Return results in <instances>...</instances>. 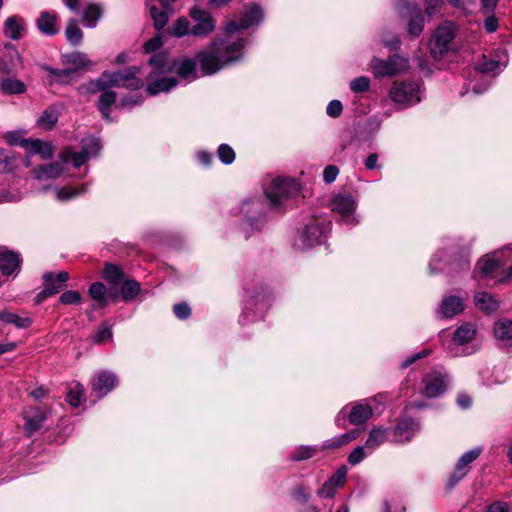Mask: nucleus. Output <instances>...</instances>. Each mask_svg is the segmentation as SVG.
I'll return each instance as SVG.
<instances>
[{
    "instance_id": "62",
    "label": "nucleus",
    "mask_w": 512,
    "mask_h": 512,
    "mask_svg": "<svg viewBox=\"0 0 512 512\" xmlns=\"http://www.w3.org/2000/svg\"><path fill=\"white\" fill-rule=\"evenodd\" d=\"M499 67H500L499 62L494 61V60H489V61H484L483 63H481L478 67V70L481 73H493V72L497 71L499 69Z\"/></svg>"
},
{
    "instance_id": "2",
    "label": "nucleus",
    "mask_w": 512,
    "mask_h": 512,
    "mask_svg": "<svg viewBox=\"0 0 512 512\" xmlns=\"http://www.w3.org/2000/svg\"><path fill=\"white\" fill-rule=\"evenodd\" d=\"M300 191L299 183L289 177L275 178L265 190L266 197L272 207H278L283 200L295 197Z\"/></svg>"
},
{
    "instance_id": "29",
    "label": "nucleus",
    "mask_w": 512,
    "mask_h": 512,
    "mask_svg": "<svg viewBox=\"0 0 512 512\" xmlns=\"http://www.w3.org/2000/svg\"><path fill=\"white\" fill-rule=\"evenodd\" d=\"M476 334V328L473 324L465 323L461 325L453 335V342L456 345H464L472 341Z\"/></svg>"
},
{
    "instance_id": "56",
    "label": "nucleus",
    "mask_w": 512,
    "mask_h": 512,
    "mask_svg": "<svg viewBox=\"0 0 512 512\" xmlns=\"http://www.w3.org/2000/svg\"><path fill=\"white\" fill-rule=\"evenodd\" d=\"M365 450H367L364 446H358L356 447L348 457V461L352 465H356L360 463L366 456Z\"/></svg>"
},
{
    "instance_id": "55",
    "label": "nucleus",
    "mask_w": 512,
    "mask_h": 512,
    "mask_svg": "<svg viewBox=\"0 0 512 512\" xmlns=\"http://www.w3.org/2000/svg\"><path fill=\"white\" fill-rule=\"evenodd\" d=\"M59 301L65 305L79 304L81 302V295L74 290H68L62 293Z\"/></svg>"
},
{
    "instance_id": "39",
    "label": "nucleus",
    "mask_w": 512,
    "mask_h": 512,
    "mask_svg": "<svg viewBox=\"0 0 512 512\" xmlns=\"http://www.w3.org/2000/svg\"><path fill=\"white\" fill-rule=\"evenodd\" d=\"M0 87L6 94H22L26 91V85L18 79H3L0 83Z\"/></svg>"
},
{
    "instance_id": "25",
    "label": "nucleus",
    "mask_w": 512,
    "mask_h": 512,
    "mask_svg": "<svg viewBox=\"0 0 512 512\" xmlns=\"http://www.w3.org/2000/svg\"><path fill=\"white\" fill-rule=\"evenodd\" d=\"M406 9L410 16L408 22V32L411 36L417 37L423 30V16L421 9L416 4H407Z\"/></svg>"
},
{
    "instance_id": "26",
    "label": "nucleus",
    "mask_w": 512,
    "mask_h": 512,
    "mask_svg": "<svg viewBox=\"0 0 512 512\" xmlns=\"http://www.w3.org/2000/svg\"><path fill=\"white\" fill-rule=\"evenodd\" d=\"M500 267L498 260L494 256L487 255L477 262L475 268V275H480L483 278L491 277L492 274Z\"/></svg>"
},
{
    "instance_id": "7",
    "label": "nucleus",
    "mask_w": 512,
    "mask_h": 512,
    "mask_svg": "<svg viewBox=\"0 0 512 512\" xmlns=\"http://www.w3.org/2000/svg\"><path fill=\"white\" fill-rule=\"evenodd\" d=\"M101 149L100 143L96 139H89L87 143L84 144L82 150L80 152H73L70 148H65L60 153V160L66 164L68 162H72L74 167H80L83 165L90 157L95 156L99 153Z\"/></svg>"
},
{
    "instance_id": "37",
    "label": "nucleus",
    "mask_w": 512,
    "mask_h": 512,
    "mask_svg": "<svg viewBox=\"0 0 512 512\" xmlns=\"http://www.w3.org/2000/svg\"><path fill=\"white\" fill-rule=\"evenodd\" d=\"M103 277L111 285H118L123 280L124 273L119 266L106 263L104 266Z\"/></svg>"
},
{
    "instance_id": "41",
    "label": "nucleus",
    "mask_w": 512,
    "mask_h": 512,
    "mask_svg": "<svg viewBox=\"0 0 512 512\" xmlns=\"http://www.w3.org/2000/svg\"><path fill=\"white\" fill-rule=\"evenodd\" d=\"M54 278V274L51 272L45 273L43 275V280L45 282V288L39 292L36 296V302L39 304L43 302L46 298L57 294L60 291V287H50V282H52Z\"/></svg>"
},
{
    "instance_id": "51",
    "label": "nucleus",
    "mask_w": 512,
    "mask_h": 512,
    "mask_svg": "<svg viewBox=\"0 0 512 512\" xmlns=\"http://www.w3.org/2000/svg\"><path fill=\"white\" fill-rule=\"evenodd\" d=\"M217 155L220 161L226 165L231 164L235 159L234 150L227 144H221L218 147Z\"/></svg>"
},
{
    "instance_id": "16",
    "label": "nucleus",
    "mask_w": 512,
    "mask_h": 512,
    "mask_svg": "<svg viewBox=\"0 0 512 512\" xmlns=\"http://www.w3.org/2000/svg\"><path fill=\"white\" fill-rule=\"evenodd\" d=\"M419 431V424L413 419L400 420L392 431L391 440L396 443H405Z\"/></svg>"
},
{
    "instance_id": "22",
    "label": "nucleus",
    "mask_w": 512,
    "mask_h": 512,
    "mask_svg": "<svg viewBox=\"0 0 512 512\" xmlns=\"http://www.w3.org/2000/svg\"><path fill=\"white\" fill-rule=\"evenodd\" d=\"M3 32L12 40H19L26 32L25 20L17 15L8 17L4 22Z\"/></svg>"
},
{
    "instance_id": "15",
    "label": "nucleus",
    "mask_w": 512,
    "mask_h": 512,
    "mask_svg": "<svg viewBox=\"0 0 512 512\" xmlns=\"http://www.w3.org/2000/svg\"><path fill=\"white\" fill-rule=\"evenodd\" d=\"M118 381L113 373L102 371L93 379L91 394L97 398H102L109 393Z\"/></svg>"
},
{
    "instance_id": "20",
    "label": "nucleus",
    "mask_w": 512,
    "mask_h": 512,
    "mask_svg": "<svg viewBox=\"0 0 512 512\" xmlns=\"http://www.w3.org/2000/svg\"><path fill=\"white\" fill-rule=\"evenodd\" d=\"M463 309V299L455 295H449L443 297L438 312L442 318H452L462 312Z\"/></svg>"
},
{
    "instance_id": "1",
    "label": "nucleus",
    "mask_w": 512,
    "mask_h": 512,
    "mask_svg": "<svg viewBox=\"0 0 512 512\" xmlns=\"http://www.w3.org/2000/svg\"><path fill=\"white\" fill-rule=\"evenodd\" d=\"M262 19L261 7L251 4L243 8L239 21H228L223 28L224 36L214 38L205 49L200 50L195 56L202 74L213 75L242 59L245 41L241 37H234L233 34L258 25Z\"/></svg>"
},
{
    "instance_id": "6",
    "label": "nucleus",
    "mask_w": 512,
    "mask_h": 512,
    "mask_svg": "<svg viewBox=\"0 0 512 512\" xmlns=\"http://www.w3.org/2000/svg\"><path fill=\"white\" fill-rule=\"evenodd\" d=\"M140 73L139 67H129L120 72L103 74V78H107V84L110 86L125 87L130 90H137L143 87L142 79L136 77Z\"/></svg>"
},
{
    "instance_id": "47",
    "label": "nucleus",
    "mask_w": 512,
    "mask_h": 512,
    "mask_svg": "<svg viewBox=\"0 0 512 512\" xmlns=\"http://www.w3.org/2000/svg\"><path fill=\"white\" fill-rule=\"evenodd\" d=\"M317 450L312 446H299L291 454V459L294 461H302L313 457Z\"/></svg>"
},
{
    "instance_id": "54",
    "label": "nucleus",
    "mask_w": 512,
    "mask_h": 512,
    "mask_svg": "<svg viewBox=\"0 0 512 512\" xmlns=\"http://www.w3.org/2000/svg\"><path fill=\"white\" fill-rule=\"evenodd\" d=\"M369 87H370V80L366 76H360L358 78L353 79L350 82V89L354 93L365 92L369 89Z\"/></svg>"
},
{
    "instance_id": "50",
    "label": "nucleus",
    "mask_w": 512,
    "mask_h": 512,
    "mask_svg": "<svg viewBox=\"0 0 512 512\" xmlns=\"http://www.w3.org/2000/svg\"><path fill=\"white\" fill-rule=\"evenodd\" d=\"M14 167V157L8 150L0 148V173L8 172Z\"/></svg>"
},
{
    "instance_id": "40",
    "label": "nucleus",
    "mask_w": 512,
    "mask_h": 512,
    "mask_svg": "<svg viewBox=\"0 0 512 512\" xmlns=\"http://www.w3.org/2000/svg\"><path fill=\"white\" fill-rule=\"evenodd\" d=\"M68 42L72 45H79L83 39V32L77 26L76 20L70 19L65 29Z\"/></svg>"
},
{
    "instance_id": "48",
    "label": "nucleus",
    "mask_w": 512,
    "mask_h": 512,
    "mask_svg": "<svg viewBox=\"0 0 512 512\" xmlns=\"http://www.w3.org/2000/svg\"><path fill=\"white\" fill-rule=\"evenodd\" d=\"M67 62L75 65L77 68H86L91 65L87 55L79 51L67 55Z\"/></svg>"
},
{
    "instance_id": "45",
    "label": "nucleus",
    "mask_w": 512,
    "mask_h": 512,
    "mask_svg": "<svg viewBox=\"0 0 512 512\" xmlns=\"http://www.w3.org/2000/svg\"><path fill=\"white\" fill-rule=\"evenodd\" d=\"M196 71V61L193 59H183L178 67L177 73L183 78L193 77Z\"/></svg>"
},
{
    "instance_id": "63",
    "label": "nucleus",
    "mask_w": 512,
    "mask_h": 512,
    "mask_svg": "<svg viewBox=\"0 0 512 512\" xmlns=\"http://www.w3.org/2000/svg\"><path fill=\"white\" fill-rule=\"evenodd\" d=\"M359 435H360V431L357 429H354L350 432H347V433L337 436L338 440H339L338 443H340L341 446H344V445L352 442L353 440L357 439L359 437Z\"/></svg>"
},
{
    "instance_id": "12",
    "label": "nucleus",
    "mask_w": 512,
    "mask_h": 512,
    "mask_svg": "<svg viewBox=\"0 0 512 512\" xmlns=\"http://www.w3.org/2000/svg\"><path fill=\"white\" fill-rule=\"evenodd\" d=\"M24 432L26 436L31 437L40 430L48 417V409L35 406L27 407L23 410Z\"/></svg>"
},
{
    "instance_id": "11",
    "label": "nucleus",
    "mask_w": 512,
    "mask_h": 512,
    "mask_svg": "<svg viewBox=\"0 0 512 512\" xmlns=\"http://www.w3.org/2000/svg\"><path fill=\"white\" fill-rule=\"evenodd\" d=\"M332 210L341 215L342 221L348 225H355L358 220L355 216L356 201L350 195L338 194L331 202Z\"/></svg>"
},
{
    "instance_id": "27",
    "label": "nucleus",
    "mask_w": 512,
    "mask_h": 512,
    "mask_svg": "<svg viewBox=\"0 0 512 512\" xmlns=\"http://www.w3.org/2000/svg\"><path fill=\"white\" fill-rule=\"evenodd\" d=\"M89 295L96 302L93 309L103 308L108 305V294L105 285L101 282H95L89 287Z\"/></svg>"
},
{
    "instance_id": "8",
    "label": "nucleus",
    "mask_w": 512,
    "mask_h": 512,
    "mask_svg": "<svg viewBox=\"0 0 512 512\" xmlns=\"http://www.w3.org/2000/svg\"><path fill=\"white\" fill-rule=\"evenodd\" d=\"M420 85L414 82L395 83L391 88L390 96L396 103L413 105L421 100Z\"/></svg>"
},
{
    "instance_id": "31",
    "label": "nucleus",
    "mask_w": 512,
    "mask_h": 512,
    "mask_svg": "<svg viewBox=\"0 0 512 512\" xmlns=\"http://www.w3.org/2000/svg\"><path fill=\"white\" fill-rule=\"evenodd\" d=\"M169 33L178 38L192 36V25L186 17H179L169 28Z\"/></svg>"
},
{
    "instance_id": "53",
    "label": "nucleus",
    "mask_w": 512,
    "mask_h": 512,
    "mask_svg": "<svg viewBox=\"0 0 512 512\" xmlns=\"http://www.w3.org/2000/svg\"><path fill=\"white\" fill-rule=\"evenodd\" d=\"M53 77L55 81L66 83L69 81L71 75L74 73L72 69H53L50 67H45Z\"/></svg>"
},
{
    "instance_id": "57",
    "label": "nucleus",
    "mask_w": 512,
    "mask_h": 512,
    "mask_svg": "<svg viewBox=\"0 0 512 512\" xmlns=\"http://www.w3.org/2000/svg\"><path fill=\"white\" fill-rule=\"evenodd\" d=\"M339 174V169L335 165H328L323 171V180L330 184L334 182Z\"/></svg>"
},
{
    "instance_id": "36",
    "label": "nucleus",
    "mask_w": 512,
    "mask_h": 512,
    "mask_svg": "<svg viewBox=\"0 0 512 512\" xmlns=\"http://www.w3.org/2000/svg\"><path fill=\"white\" fill-rule=\"evenodd\" d=\"M0 321L13 324L17 328H28L32 321L29 317H21L15 313L9 312V311H2L0 312Z\"/></svg>"
},
{
    "instance_id": "33",
    "label": "nucleus",
    "mask_w": 512,
    "mask_h": 512,
    "mask_svg": "<svg viewBox=\"0 0 512 512\" xmlns=\"http://www.w3.org/2000/svg\"><path fill=\"white\" fill-rule=\"evenodd\" d=\"M63 162H54L48 165L40 166L36 170V178L38 179H51L57 178L63 172Z\"/></svg>"
},
{
    "instance_id": "44",
    "label": "nucleus",
    "mask_w": 512,
    "mask_h": 512,
    "mask_svg": "<svg viewBox=\"0 0 512 512\" xmlns=\"http://www.w3.org/2000/svg\"><path fill=\"white\" fill-rule=\"evenodd\" d=\"M83 396L84 387L77 383L69 389L66 400L71 406L78 407L82 402Z\"/></svg>"
},
{
    "instance_id": "4",
    "label": "nucleus",
    "mask_w": 512,
    "mask_h": 512,
    "mask_svg": "<svg viewBox=\"0 0 512 512\" xmlns=\"http://www.w3.org/2000/svg\"><path fill=\"white\" fill-rule=\"evenodd\" d=\"M189 17L192 20L193 37L207 38L216 29V19L207 10L193 7L189 11Z\"/></svg>"
},
{
    "instance_id": "24",
    "label": "nucleus",
    "mask_w": 512,
    "mask_h": 512,
    "mask_svg": "<svg viewBox=\"0 0 512 512\" xmlns=\"http://www.w3.org/2000/svg\"><path fill=\"white\" fill-rule=\"evenodd\" d=\"M21 259L19 254L4 250L0 252V270L6 275H12L20 269Z\"/></svg>"
},
{
    "instance_id": "49",
    "label": "nucleus",
    "mask_w": 512,
    "mask_h": 512,
    "mask_svg": "<svg viewBox=\"0 0 512 512\" xmlns=\"http://www.w3.org/2000/svg\"><path fill=\"white\" fill-rule=\"evenodd\" d=\"M112 339V330L107 323L103 322L99 325L97 332L93 336V342L100 344Z\"/></svg>"
},
{
    "instance_id": "46",
    "label": "nucleus",
    "mask_w": 512,
    "mask_h": 512,
    "mask_svg": "<svg viewBox=\"0 0 512 512\" xmlns=\"http://www.w3.org/2000/svg\"><path fill=\"white\" fill-rule=\"evenodd\" d=\"M86 190V185H82L81 188L63 187L61 189H58L56 194L59 200L64 201L81 195Z\"/></svg>"
},
{
    "instance_id": "19",
    "label": "nucleus",
    "mask_w": 512,
    "mask_h": 512,
    "mask_svg": "<svg viewBox=\"0 0 512 512\" xmlns=\"http://www.w3.org/2000/svg\"><path fill=\"white\" fill-rule=\"evenodd\" d=\"M346 477V468L338 469L318 490L317 494L321 498H332L336 490L343 486Z\"/></svg>"
},
{
    "instance_id": "18",
    "label": "nucleus",
    "mask_w": 512,
    "mask_h": 512,
    "mask_svg": "<svg viewBox=\"0 0 512 512\" xmlns=\"http://www.w3.org/2000/svg\"><path fill=\"white\" fill-rule=\"evenodd\" d=\"M94 85L98 88V90L102 91L97 103V107L101 112L102 116L108 119L109 108L116 101V93L110 90H106V86L110 85L107 84V78H103V76Z\"/></svg>"
},
{
    "instance_id": "34",
    "label": "nucleus",
    "mask_w": 512,
    "mask_h": 512,
    "mask_svg": "<svg viewBox=\"0 0 512 512\" xmlns=\"http://www.w3.org/2000/svg\"><path fill=\"white\" fill-rule=\"evenodd\" d=\"M476 306L484 312L490 313L497 309L498 301L494 297L486 292H478L475 297Z\"/></svg>"
},
{
    "instance_id": "38",
    "label": "nucleus",
    "mask_w": 512,
    "mask_h": 512,
    "mask_svg": "<svg viewBox=\"0 0 512 512\" xmlns=\"http://www.w3.org/2000/svg\"><path fill=\"white\" fill-rule=\"evenodd\" d=\"M494 335L501 340H509L512 338V320L501 319L494 324Z\"/></svg>"
},
{
    "instance_id": "60",
    "label": "nucleus",
    "mask_w": 512,
    "mask_h": 512,
    "mask_svg": "<svg viewBox=\"0 0 512 512\" xmlns=\"http://www.w3.org/2000/svg\"><path fill=\"white\" fill-rule=\"evenodd\" d=\"M68 279L69 274L65 271H61L57 275H54L52 282H50V287H60V290H62Z\"/></svg>"
},
{
    "instance_id": "43",
    "label": "nucleus",
    "mask_w": 512,
    "mask_h": 512,
    "mask_svg": "<svg viewBox=\"0 0 512 512\" xmlns=\"http://www.w3.org/2000/svg\"><path fill=\"white\" fill-rule=\"evenodd\" d=\"M149 64L153 67L156 72L164 73L171 70V66L168 62V57L164 53L154 54L149 59Z\"/></svg>"
},
{
    "instance_id": "52",
    "label": "nucleus",
    "mask_w": 512,
    "mask_h": 512,
    "mask_svg": "<svg viewBox=\"0 0 512 512\" xmlns=\"http://www.w3.org/2000/svg\"><path fill=\"white\" fill-rule=\"evenodd\" d=\"M22 197L20 190L16 188H8L0 190V203L16 202Z\"/></svg>"
},
{
    "instance_id": "42",
    "label": "nucleus",
    "mask_w": 512,
    "mask_h": 512,
    "mask_svg": "<svg viewBox=\"0 0 512 512\" xmlns=\"http://www.w3.org/2000/svg\"><path fill=\"white\" fill-rule=\"evenodd\" d=\"M140 292V284L135 280H126L121 286V296L125 301L134 299Z\"/></svg>"
},
{
    "instance_id": "10",
    "label": "nucleus",
    "mask_w": 512,
    "mask_h": 512,
    "mask_svg": "<svg viewBox=\"0 0 512 512\" xmlns=\"http://www.w3.org/2000/svg\"><path fill=\"white\" fill-rule=\"evenodd\" d=\"M455 37V30L451 23L439 26L431 40L430 50L434 58L441 57L448 50L450 42Z\"/></svg>"
},
{
    "instance_id": "9",
    "label": "nucleus",
    "mask_w": 512,
    "mask_h": 512,
    "mask_svg": "<svg viewBox=\"0 0 512 512\" xmlns=\"http://www.w3.org/2000/svg\"><path fill=\"white\" fill-rule=\"evenodd\" d=\"M482 453L481 447H475L465 452L457 461L455 470L449 476L447 486L449 489L454 488L460 480H462L470 470V464L474 462Z\"/></svg>"
},
{
    "instance_id": "14",
    "label": "nucleus",
    "mask_w": 512,
    "mask_h": 512,
    "mask_svg": "<svg viewBox=\"0 0 512 512\" xmlns=\"http://www.w3.org/2000/svg\"><path fill=\"white\" fill-rule=\"evenodd\" d=\"M423 394L429 398L442 394L448 385L447 375L439 372L427 374L423 378Z\"/></svg>"
},
{
    "instance_id": "17",
    "label": "nucleus",
    "mask_w": 512,
    "mask_h": 512,
    "mask_svg": "<svg viewBox=\"0 0 512 512\" xmlns=\"http://www.w3.org/2000/svg\"><path fill=\"white\" fill-rule=\"evenodd\" d=\"M20 146H22L27 153V157H32L34 155H39L41 159L46 160L52 157L53 155V146L50 142L43 140H26L22 139Z\"/></svg>"
},
{
    "instance_id": "35",
    "label": "nucleus",
    "mask_w": 512,
    "mask_h": 512,
    "mask_svg": "<svg viewBox=\"0 0 512 512\" xmlns=\"http://www.w3.org/2000/svg\"><path fill=\"white\" fill-rule=\"evenodd\" d=\"M387 438V430L382 428H374L370 431L365 442V448L369 453L379 447Z\"/></svg>"
},
{
    "instance_id": "32",
    "label": "nucleus",
    "mask_w": 512,
    "mask_h": 512,
    "mask_svg": "<svg viewBox=\"0 0 512 512\" xmlns=\"http://www.w3.org/2000/svg\"><path fill=\"white\" fill-rule=\"evenodd\" d=\"M177 84L176 80L172 77H164L154 82H150L147 86L149 95H156L160 92H167Z\"/></svg>"
},
{
    "instance_id": "3",
    "label": "nucleus",
    "mask_w": 512,
    "mask_h": 512,
    "mask_svg": "<svg viewBox=\"0 0 512 512\" xmlns=\"http://www.w3.org/2000/svg\"><path fill=\"white\" fill-rule=\"evenodd\" d=\"M373 411L370 405L366 403H355L346 405L342 408L335 418V423L338 427H345L346 418L353 425H360L365 423L372 416Z\"/></svg>"
},
{
    "instance_id": "59",
    "label": "nucleus",
    "mask_w": 512,
    "mask_h": 512,
    "mask_svg": "<svg viewBox=\"0 0 512 512\" xmlns=\"http://www.w3.org/2000/svg\"><path fill=\"white\" fill-rule=\"evenodd\" d=\"M342 104L339 100H332L329 102L326 108V112L330 117H339L342 113Z\"/></svg>"
},
{
    "instance_id": "21",
    "label": "nucleus",
    "mask_w": 512,
    "mask_h": 512,
    "mask_svg": "<svg viewBox=\"0 0 512 512\" xmlns=\"http://www.w3.org/2000/svg\"><path fill=\"white\" fill-rule=\"evenodd\" d=\"M58 16L55 12L42 11L36 20L37 28L47 36H54L59 32Z\"/></svg>"
},
{
    "instance_id": "13",
    "label": "nucleus",
    "mask_w": 512,
    "mask_h": 512,
    "mask_svg": "<svg viewBox=\"0 0 512 512\" xmlns=\"http://www.w3.org/2000/svg\"><path fill=\"white\" fill-rule=\"evenodd\" d=\"M324 235V227L320 223H311L305 226L298 236L295 247L304 250L313 247L321 242Z\"/></svg>"
},
{
    "instance_id": "23",
    "label": "nucleus",
    "mask_w": 512,
    "mask_h": 512,
    "mask_svg": "<svg viewBox=\"0 0 512 512\" xmlns=\"http://www.w3.org/2000/svg\"><path fill=\"white\" fill-rule=\"evenodd\" d=\"M156 1H146L147 7L149 9L150 16L153 20L154 27L157 30H162L169 19L168 13L171 7V4L167 5H160L161 7L158 8L155 5Z\"/></svg>"
},
{
    "instance_id": "61",
    "label": "nucleus",
    "mask_w": 512,
    "mask_h": 512,
    "mask_svg": "<svg viewBox=\"0 0 512 512\" xmlns=\"http://www.w3.org/2000/svg\"><path fill=\"white\" fill-rule=\"evenodd\" d=\"M486 18L484 21L485 30L488 33H493L498 29V19L495 17L494 13L485 14Z\"/></svg>"
},
{
    "instance_id": "64",
    "label": "nucleus",
    "mask_w": 512,
    "mask_h": 512,
    "mask_svg": "<svg viewBox=\"0 0 512 512\" xmlns=\"http://www.w3.org/2000/svg\"><path fill=\"white\" fill-rule=\"evenodd\" d=\"M509 506L506 502L497 501L492 503L488 509L487 512H508Z\"/></svg>"
},
{
    "instance_id": "30",
    "label": "nucleus",
    "mask_w": 512,
    "mask_h": 512,
    "mask_svg": "<svg viewBox=\"0 0 512 512\" xmlns=\"http://www.w3.org/2000/svg\"><path fill=\"white\" fill-rule=\"evenodd\" d=\"M59 108L57 105H51L46 108L37 123L40 127L45 129H51L58 121Z\"/></svg>"
},
{
    "instance_id": "58",
    "label": "nucleus",
    "mask_w": 512,
    "mask_h": 512,
    "mask_svg": "<svg viewBox=\"0 0 512 512\" xmlns=\"http://www.w3.org/2000/svg\"><path fill=\"white\" fill-rule=\"evenodd\" d=\"M173 312L179 319H186L191 315V309L186 303H178L173 307Z\"/></svg>"
},
{
    "instance_id": "5",
    "label": "nucleus",
    "mask_w": 512,
    "mask_h": 512,
    "mask_svg": "<svg viewBox=\"0 0 512 512\" xmlns=\"http://www.w3.org/2000/svg\"><path fill=\"white\" fill-rule=\"evenodd\" d=\"M408 68V60L394 55L387 60L374 58L371 69L375 77H392Z\"/></svg>"
},
{
    "instance_id": "28",
    "label": "nucleus",
    "mask_w": 512,
    "mask_h": 512,
    "mask_svg": "<svg viewBox=\"0 0 512 512\" xmlns=\"http://www.w3.org/2000/svg\"><path fill=\"white\" fill-rule=\"evenodd\" d=\"M103 9L100 4H89L83 11V22L86 27L94 28L96 27L99 19L102 17Z\"/></svg>"
}]
</instances>
